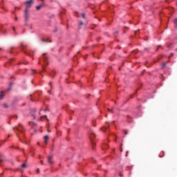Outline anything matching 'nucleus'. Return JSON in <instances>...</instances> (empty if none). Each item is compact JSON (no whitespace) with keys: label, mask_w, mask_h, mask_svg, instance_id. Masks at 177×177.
I'll return each mask as SVG.
<instances>
[{"label":"nucleus","mask_w":177,"mask_h":177,"mask_svg":"<svg viewBox=\"0 0 177 177\" xmlns=\"http://www.w3.org/2000/svg\"><path fill=\"white\" fill-rule=\"evenodd\" d=\"M32 3H34V0H28L26 1V10H28V9H30V8H31V6H32Z\"/></svg>","instance_id":"1"},{"label":"nucleus","mask_w":177,"mask_h":177,"mask_svg":"<svg viewBox=\"0 0 177 177\" xmlns=\"http://www.w3.org/2000/svg\"><path fill=\"white\" fill-rule=\"evenodd\" d=\"M24 16L26 21H27V20H28V19H30V14H28V10H25Z\"/></svg>","instance_id":"2"},{"label":"nucleus","mask_w":177,"mask_h":177,"mask_svg":"<svg viewBox=\"0 0 177 177\" xmlns=\"http://www.w3.org/2000/svg\"><path fill=\"white\" fill-rule=\"evenodd\" d=\"M44 6H45V3H42L41 4H40L39 6H37L36 7L37 10H39V9H41V8H43Z\"/></svg>","instance_id":"3"},{"label":"nucleus","mask_w":177,"mask_h":177,"mask_svg":"<svg viewBox=\"0 0 177 177\" xmlns=\"http://www.w3.org/2000/svg\"><path fill=\"white\" fill-rule=\"evenodd\" d=\"M53 158V156H48V161L49 164H50V165L53 164V161L52 160Z\"/></svg>","instance_id":"4"},{"label":"nucleus","mask_w":177,"mask_h":177,"mask_svg":"<svg viewBox=\"0 0 177 177\" xmlns=\"http://www.w3.org/2000/svg\"><path fill=\"white\" fill-rule=\"evenodd\" d=\"M44 143L46 144V143H48V141L49 140V136H44Z\"/></svg>","instance_id":"5"},{"label":"nucleus","mask_w":177,"mask_h":177,"mask_svg":"<svg viewBox=\"0 0 177 177\" xmlns=\"http://www.w3.org/2000/svg\"><path fill=\"white\" fill-rule=\"evenodd\" d=\"M95 138V133L93 132H91V135L90 136V139L92 140Z\"/></svg>","instance_id":"6"},{"label":"nucleus","mask_w":177,"mask_h":177,"mask_svg":"<svg viewBox=\"0 0 177 177\" xmlns=\"http://www.w3.org/2000/svg\"><path fill=\"white\" fill-rule=\"evenodd\" d=\"M174 23L175 27L177 28V18L174 19Z\"/></svg>","instance_id":"7"},{"label":"nucleus","mask_w":177,"mask_h":177,"mask_svg":"<svg viewBox=\"0 0 177 177\" xmlns=\"http://www.w3.org/2000/svg\"><path fill=\"white\" fill-rule=\"evenodd\" d=\"M2 106L4 109H8V104H3Z\"/></svg>","instance_id":"8"},{"label":"nucleus","mask_w":177,"mask_h":177,"mask_svg":"<svg viewBox=\"0 0 177 177\" xmlns=\"http://www.w3.org/2000/svg\"><path fill=\"white\" fill-rule=\"evenodd\" d=\"M3 99V94L2 93H0V100H2Z\"/></svg>","instance_id":"9"},{"label":"nucleus","mask_w":177,"mask_h":177,"mask_svg":"<svg viewBox=\"0 0 177 177\" xmlns=\"http://www.w3.org/2000/svg\"><path fill=\"white\" fill-rule=\"evenodd\" d=\"M106 129H107V127H103V128L101 129L102 132H106Z\"/></svg>","instance_id":"10"},{"label":"nucleus","mask_w":177,"mask_h":177,"mask_svg":"<svg viewBox=\"0 0 177 177\" xmlns=\"http://www.w3.org/2000/svg\"><path fill=\"white\" fill-rule=\"evenodd\" d=\"M165 66H167V63L164 62L162 65V68H164V67H165Z\"/></svg>","instance_id":"11"},{"label":"nucleus","mask_w":177,"mask_h":177,"mask_svg":"<svg viewBox=\"0 0 177 177\" xmlns=\"http://www.w3.org/2000/svg\"><path fill=\"white\" fill-rule=\"evenodd\" d=\"M17 129V131H19V132H21L22 133H23V132H24V130H21V129H20V127H19V128Z\"/></svg>","instance_id":"12"},{"label":"nucleus","mask_w":177,"mask_h":177,"mask_svg":"<svg viewBox=\"0 0 177 177\" xmlns=\"http://www.w3.org/2000/svg\"><path fill=\"white\" fill-rule=\"evenodd\" d=\"M22 168H26V167H27V165H26V163H24L21 165Z\"/></svg>","instance_id":"13"},{"label":"nucleus","mask_w":177,"mask_h":177,"mask_svg":"<svg viewBox=\"0 0 177 177\" xmlns=\"http://www.w3.org/2000/svg\"><path fill=\"white\" fill-rule=\"evenodd\" d=\"M4 159L1 158V155H0V162H3Z\"/></svg>","instance_id":"14"},{"label":"nucleus","mask_w":177,"mask_h":177,"mask_svg":"<svg viewBox=\"0 0 177 177\" xmlns=\"http://www.w3.org/2000/svg\"><path fill=\"white\" fill-rule=\"evenodd\" d=\"M82 17L83 19H86V17H85V13L82 14Z\"/></svg>","instance_id":"15"},{"label":"nucleus","mask_w":177,"mask_h":177,"mask_svg":"<svg viewBox=\"0 0 177 177\" xmlns=\"http://www.w3.org/2000/svg\"><path fill=\"white\" fill-rule=\"evenodd\" d=\"M80 26H84V22H82V21H80Z\"/></svg>","instance_id":"16"},{"label":"nucleus","mask_w":177,"mask_h":177,"mask_svg":"<svg viewBox=\"0 0 177 177\" xmlns=\"http://www.w3.org/2000/svg\"><path fill=\"white\" fill-rule=\"evenodd\" d=\"M124 135H128V131L127 130H124Z\"/></svg>","instance_id":"17"},{"label":"nucleus","mask_w":177,"mask_h":177,"mask_svg":"<svg viewBox=\"0 0 177 177\" xmlns=\"http://www.w3.org/2000/svg\"><path fill=\"white\" fill-rule=\"evenodd\" d=\"M42 42H48L47 40H45L44 39H41Z\"/></svg>","instance_id":"18"},{"label":"nucleus","mask_w":177,"mask_h":177,"mask_svg":"<svg viewBox=\"0 0 177 177\" xmlns=\"http://www.w3.org/2000/svg\"><path fill=\"white\" fill-rule=\"evenodd\" d=\"M108 111L111 113L113 111L111 109H108Z\"/></svg>","instance_id":"19"},{"label":"nucleus","mask_w":177,"mask_h":177,"mask_svg":"<svg viewBox=\"0 0 177 177\" xmlns=\"http://www.w3.org/2000/svg\"><path fill=\"white\" fill-rule=\"evenodd\" d=\"M128 153H129V151L127 152L126 157H128Z\"/></svg>","instance_id":"20"},{"label":"nucleus","mask_w":177,"mask_h":177,"mask_svg":"<svg viewBox=\"0 0 177 177\" xmlns=\"http://www.w3.org/2000/svg\"><path fill=\"white\" fill-rule=\"evenodd\" d=\"M41 163L42 165H44V161H43V160H41Z\"/></svg>","instance_id":"21"},{"label":"nucleus","mask_w":177,"mask_h":177,"mask_svg":"<svg viewBox=\"0 0 177 177\" xmlns=\"http://www.w3.org/2000/svg\"><path fill=\"white\" fill-rule=\"evenodd\" d=\"M43 71H46V69L45 68L43 67Z\"/></svg>","instance_id":"22"},{"label":"nucleus","mask_w":177,"mask_h":177,"mask_svg":"<svg viewBox=\"0 0 177 177\" xmlns=\"http://www.w3.org/2000/svg\"><path fill=\"white\" fill-rule=\"evenodd\" d=\"M37 172H39V169H37Z\"/></svg>","instance_id":"23"},{"label":"nucleus","mask_w":177,"mask_h":177,"mask_svg":"<svg viewBox=\"0 0 177 177\" xmlns=\"http://www.w3.org/2000/svg\"><path fill=\"white\" fill-rule=\"evenodd\" d=\"M13 30H14V31H15V30H16V28H15V27H13Z\"/></svg>","instance_id":"24"},{"label":"nucleus","mask_w":177,"mask_h":177,"mask_svg":"<svg viewBox=\"0 0 177 177\" xmlns=\"http://www.w3.org/2000/svg\"><path fill=\"white\" fill-rule=\"evenodd\" d=\"M118 32H115L114 34H118Z\"/></svg>","instance_id":"25"},{"label":"nucleus","mask_w":177,"mask_h":177,"mask_svg":"<svg viewBox=\"0 0 177 177\" xmlns=\"http://www.w3.org/2000/svg\"><path fill=\"white\" fill-rule=\"evenodd\" d=\"M120 151L122 152V149H120Z\"/></svg>","instance_id":"26"},{"label":"nucleus","mask_w":177,"mask_h":177,"mask_svg":"<svg viewBox=\"0 0 177 177\" xmlns=\"http://www.w3.org/2000/svg\"><path fill=\"white\" fill-rule=\"evenodd\" d=\"M45 59V60H48V58H44Z\"/></svg>","instance_id":"27"},{"label":"nucleus","mask_w":177,"mask_h":177,"mask_svg":"<svg viewBox=\"0 0 177 177\" xmlns=\"http://www.w3.org/2000/svg\"><path fill=\"white\" fill-rule=\"evenodd\" d=\"M15 20H17V17H15Z\"/></svg>","instance_id":"28"},{"label":"nucleus","mask_w":177,"mask_h":177,"mask_svg":"<svg viewBox=\"0 0 177 177\" xmlns=\"http://www.w3.org/2000/svg\"><path fill=\"white\" fill-rule=\"evenodd\" d=\"M120 176H122V174H120Z\"/></svg>","instance_id":"29"},{"label":"nucleus","mask_w":177,"mask_h":177,"mask_svg":"<svg viewBox=\"0 0 177 177\" xmlns=\"http://www.w3.org/2000/svg\"><path fill=\"white\" fill-rule=\"evenodd\" d=\"M43 56H45V54H43Z\"/></svg>","instance_id":"30"},{"label":"nucleus","mask_w":177,"mask_h":177,"mask_svg":"<svg viewBox=\"0 0 177 177\" xmlns=\"http://www.w3.org/2000/svg\"><path fill=\"white\" fill-rule=\"evenodd\" d=\"M92 144L93 145V141H92Z\"/></svg>","instance_id":"31"},{"label":"nucleus","mask_w":177,"mask_h":177,"mask_svg":"<svg viewBox=\"0 0 177 177\" xmlns=\"http://www.w3.org/2000/svg\"><path fill=\"white\" fill-rule=\"evenodd\" d=\"M2 48H0V50H1Z\"/></svg>","instance_id":"32"}]
</instances>
